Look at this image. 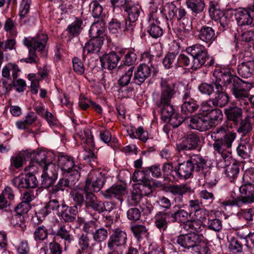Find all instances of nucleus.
Here are the masks:
<instances>
[{
	"instance_id": "38",
	"label": "nucleus",
	"mask_w": 254,
	"mask_h": 254,
	"mask_svg": "<svg viewBox=\"0 0 254 254\" xmlns=\"http://www.w3.org/2000/svg\"><path fill=\"white\" fill-rule=\"evenodd\" d=\"M82 20L76 18L74 21L67 26L66 31L68 37L73 38L80 34L82 30Z\"/></svg>"
},
{
	"instance_id": "25",
	"label": "nucleus",
	"mask_w": 254,
	"mask_h": 254,
	"mask_svg": "<svg viewBox=\"0 0 254 254\" xmlns=\"http://www.w3.org/2000/svg\"><path fill=\"white\" fill-rule=\"evenodd\" d=\"M224 114L227 120L232 122L234 125H238L242 119V109L235 105H231L225 108Z\"/></svg>"
},
{
	"instance_id": "8",
	"label": "nucleus",
	"mask_w": 254,
	"mask_h": 254,
	"mask_svg": "<svg viewBox=\"0 0 254 254\" xmlns=\"http://www.w3.org/2000/svg\"><path fill=\"white\" fill-rule=\"evenodd\" d=\"M58 166L61 169L63 175L74 177L76 179H79L80 176L79 171L81 168L75 164L74 160L72 157L67 155L59 156Z\"/></svg>"
},
{
	"instance_id": "61",
	"label": "nucleus",
	"mask_w": 254,
	"mask_h": 254,
	"mask_svg": "<svg viewBox=\"0 0 254 254\" xmlns=\"http://www.w3.org/2000/svg\"><path fill=\"white\" fill-rule=\"evenodd\" d=\"M207 226L210 230L215 232H219L222 227V222L218 218L208 219Z\"/></svg>"
},
{
	"instance_id": "23",
	"label": "nucleus",
	"mask_w": 254,
	"mask_h": 254,
	"mask_svg": "<svg viewBox=\"0 0 254 254\" xmlns=\"http://www.w3.org/2000/svg\"><path fill=\"white\" fill-rule=\"evenodd\" d=\"M105 179L99 174L95 176H92L91 178H88L85 182L84 187V191L93 190L95 192L99 191L103 187Z\"/></svg>"
},
{
	"instance_id": "16",
	"label": "nucleus",
	"mask_w": 254,
	"mask_h": 254,
	"mask_svg": "<svg viewBox=\"0 0 254 254\" xmlns=\"http://www.w3.org/2000/svg\"><path fill=\"white\" fill-rule=\"evenodd\" d=\"M63 177L60 179L57 184L51 187L49 190L50 194H56L59 191H68L70 189H72L76 182L79 179H76L74 177H67L63 175Z\"/></svg>"
},
{
	"instance_id": "14",
	"label": "nucleus",
	"mask_w": 254,
	"mask_h": 254,
	"mask_svg": "<svg viewBox=\"0 0 254 254\" xmlns=\"http://www.w3.org/2000/svg\"><path fill=\"white\" fill-rule=\"evenodd\" d=\"M200 142L199 136L194 133H190L185 135L180 143L176 144L178 151L187 152L189 151L195 150Z\"/></svg>"
},
{
	"instance_id": "22",
	"label": "nucleus",
	"mask_w": 254,
	"mask_h": 254,
	"mask_svg": "<svg viewBox=\"0 0 254 254\" xmlns=\"http://www.w3.org/2000/svg\"><path fill=\"white\" fill-rule=\"evenodd\" d=\"M199 235L195 233L181 234L177 237L176 243L184 249L192 251Z\"/></svg>"
},
{
	"instance_id": "11",
	"label": "nucleus",
	"mask_w": 254,
	"mask_h": 254,
	"mask_svg": "<svg viewBox=\"0 0 254 254\" xmlns=\"http://www.w3.org/2000/svg\"><path fill=\"white\" fill-rule=\"evenodd\" d=\"M190 127L192 129L200 131H206L212 127L209 116L202 114H198L190 117Z\"/></svg>"
},
{
	"instance_id": "35",
	"label": "nucleus",
	"mask_w": 254,
	"mask_h": 254,
	"mask_svg": "<svg viewBox=\"0 0 254 254\" xmlns=\"http://www.w3.org/2000/svg\"><path fill=\"white\" fill-rule=\"evenodd\" d=\"M30 155L31 154L29 152V150H26L12 156L10 158L11 166L16 169L22 167L24 161L29 159Z\"/></svg>"
},
{
	"instance_id": "3",
	"label": "nucleus",
	"mask_w": 254,
	"mask_h": 254,
	"mask_svg": "<svg viewBox=\"0 0 254 254\" xmlns=\"http://www.w3.org/2000/svg\"><path fill=\"white\" fill-rule=\"evenodd\" d=\"M242 195L237 196L232 192L230 197L221 202L223 206H237L240 207L244 204L254 202V183L247 181L239 188Z\"/></svg>"
},
{
	"instance_id": "59",
	"label": "nucleus",
	"mask_w": 254,
	"mask_h": 254,
	"mask_svg": "<svg viewBox=\"0 0 254 254\" xmlns=\"http://www.w3.org/2000/svg\"><path fill=\"white\" fill-rule=\"evenodd\" d=\"M42 168L43 172V174L58 178L57 167L51 162Z\"/></svg>"
},
{
	"instance_id": "43",
	"label": "nucleus",
	"mask_w": 254,
	"mask_h": 254,
	"mask_svg": "<svg viewBox=\"0 0 254 254\" xmlns=\"http://www.w3.org/2000/svg\"><path fill=\"white\" fill-rule=\"evenodd\" d=\"M221 85L217 81L209 83H201L198 87L199 92L205 95L210 96L214 92V88L216 89V86Z\"/></svg>"
},
{
	"instance_id": "40",
	"label": "nucleus",
	"mask_w": 254,
	"mask_h": 254,
	"mask_svg": "<svg viewBox=\"0 0 254 254\" xmlns=\"http://www.w3.org/2000/svg\"><path fill=\"white\" fill-rule=\"evenodd\" d=\"M239 125L237 129V132L241 134L242 136L249 135L252 130V125L249 117H246L244 119H241L239 122Z\"/></svg>"
},
{
	"instance_id": "41",
	"label": "nucleus",
	"mask_w": 254,
	"mask_h": 254,
	"mask_svg": "<svg viewBox=\"0 0 254 254\" xmlns=\"http://www.w3.org/2000/svg\"><path fill=\"white\" fill-rule=\"evenodd\" d=\"M202 235H199L196 244L194 245L192 251L197 254H208L210 253V250L208 244L203 240Z\"/></svg>"
},
{
	"instance_id": "49",
	"label": "nucleus",
	"mask_w": 254,
	"mask_h": 254,
	"mask_svg": "<svg viewBox=\"0 0 254 254\" xmlns=\"http://www.w3.org/2000/svg\"><path fill=\"white\" fill-rule=\"evenodd\" d=\"M131 230L138 241L146 237L149 234L148 229L143 225H134L131 227Z\"/></svg>"
},
{
	"instance_id": "36",
	"label": "nucleus",
	"mask_w": 254,
	"mask_h": 254,
	"mask_svg": "<svg viewBox=\"0 0 254 254\" xmlns=\"http://www.w3.org/2000/svg\"><path fill=\"white\" fill-rule=\"evenodd\" d=\"M155 225L160 231L164 232L168 226L167 213L166 211H159L155 216Z\"/></svg>"
},
{
	"instance_id": "45",
	"label": "nucleus",
	"mask_w": 254,
	"mask_h": 254,
	"mask_svg": "<svg viewBox=\"0 0 254 254\" xmlns=\"http://www.w3.org/2000/svg\"><path fill=\"white\" fill-rule=\"evenodd\" d=\"M178 8L175 5L174 2L167 3L164 7V10L167 12L168 17L167 15L165 16V18L167 21L168 28L170 29L169 22H172V19L175 18L177 15Z\"/></svg>"
},
{
	"instance_id": "5",
	"label": "nucleus",
	"mask_w": 254,
	"mask_h": 254,
	"mask_svg": "<svg viewBox=\"0 0 254 254\" xmlns=\"http://www.w3.org/2000/svg\"><path fill=\"white\" fill-rule=\"evenodd\" d=\"M98 23L92 25L89 30L93 38H91L85 45L83 49V56L84 58L86 52L87 54L98 53L103 44L106 36L105 29L103 27H98Z\"/></svg>"
},
{
	"instance_id": "33",
	"label": "nucleus",
	"mask_w": 254,
	"mask_h": 254,
	"mask_svg": "<svg viewBox=\"0 0 254 254\" xmlns=\"http://www.w3.org/2000/svg\"><path fill=\"white\" fill-rule=\"evenodd\" d=\"M215 37L214 30L209 26H203L198 31V39L206 44L211 43Z\"/></svg>"
},
{
	"instance_id": "50",
	"label": "nucleus",
	"mask_w": 254,
	"mask_h": 254,
	"mask_svg": "<svg viewBox=\"0 0 254 254\" xmlns=\"http://www.w3.org/2000/svg\"><path fill=\"white\" fill-rule=\"evenodd\" d=\"M193 57L189 54V56L184 54H180L178 58L179 66L190 67L192 69L195 70L193 66Z\"/></svg>"
},
{
	"instance_id": "4",
	"label": "nucleus",
	"mask_w": 254,
	"mask_h": 254,
	"mask_svg": "<svg viewBox=\"0 0 254 254\" xmlns=\"http://www.w3.org/2000/svg\"><path fill=\"white\" fill-rule=\"evenodd\" d=\"M48 39L47 35L44 33L38 34L33 38H25L23 40V43L25 46L30 48L29 57L22 59L21 61L26 63L36 64L39 58L36 54V51L41 52L44 55H46L47 52L46 45Z\"/></svg>"
},
{
	"instance_id": "21",
	"label": "nucleus",
	"mask_w": 254,
	"mask_h": 254,
	"mask_svg": "<svg viewBox=\"0 0 254 254\" xmlns=\"http://www.w3.org/2000/svg\"><path fill=\"white\" fill-rule=\"evenodd\" d=\"M61 207V203H60L57 199H51L43 208L36 213V217L37 220H40V221L42 222L43 221L42 218H45L52 211L56 212L58 215Z\"/></svg>"
},
{
	"instance_id": "27",
	"label": "nucleus",
	"mask_w": 254,
	"mask_h": 254,
	"mask_svg": "<svg viewBox=\"0 0 254 254\" xmlns=\"http://www.w3.org/2000/svg\"><path fill=\"white\" fill-rule=\"evenodd\" d=\"M85 204L86 209L95 211L99 213L102 208V201L99 200L92 192L87 191L85 192Z\"/></svg>"
},
{
	"instance_id": "28",
	"label": "nucleus",
	"mask_w": 254,
	"mask_h": 254,
	"mask_svg": "<svg viewBox=\"0 0 254 254\" xmlns=\"http://www.w3.org/2000/svg\"><path fill=\"white\" fill-rule=\"evenodd\" d=\"M191 164L188 159L183 163H179L177 168V181L179 179H188L192 177L194 171Z\"/></svg>"
},
{
	"instance_id": "62",
	"label": "nucleus",
	"mask_w": 254,
	"mask_h": 254,
	"mask_svg": "<svg viewBox=\"0 0 254 254\" xmlns=\"http://www.w3.org/2000/svg\"><path fill=\"white\" fill-rule=\"evenodd\" d=\"M85 191L83 192L80 191L75 192L73 194V200L74 205L77 208L78 206L81 207L85 204V197H84Z\"/></svg>"
},
{
	"instance_id": "54",
	"label": "nucleus",
	"mask_w": 254,
	"mask_h": 254,
	"mask_svg": "<svg viewBox=\"0 0 254 254\" xmlns=\"http://www.w3.org/2000/svg\"><path fill=\"white\" fill-rule=\"evenodd\" d=\"M134 69L133 66L130 67L126 73L120 78L118 80V84L120 86L124 87L130 83Z\"/></svg>"
},
{
	"instance_id": "53",
	"label": "nucleus",
	"mask_w": 254,
	"mask_h": 254,
	"mask_svg": "<svg viewBox=\"0 0 254 254\" xmlns=\"http://www.w3.org/2000/svg\"><path fill=\"white\" fill-rule=\"evenodd\" d=\"M92 9V14L95 18H101L104 16L103 13V8L97 0H93L90 4Z\"/></svg>"
},
{
	"instance_id": "34",
	"label": "nucleus",
	"mask_w": 254,
	"mask_h": 254,
	"mask_svg": "<svg viewBox=\"0 0 254 254\" xmlns=\"http://www.w3.org/2000/svg\"><path fill=\"white\" fill-rule=\"evenodd\" d=\"M56 235L64 240L65 249L74 242V237L71 234V230H67L64 225H62L57 230Z\"/></svg>"
},
{
	"instance_id": "44",
	"label": "nucleus",
	"mask_w": 254,
	"mask_h": 254,
	"mask_svg": "<svg viewBox=\"0 0 254 254\" xmlns=\"http://www.w3.org/2000/svg\"><path fill=\"white\" fill-rule=\"evenodd\" d=\"M133 188L143 196L148 195L152 191L150 180L137 183L134 185Z\"/></svg>"
},
{
	"instance_id": "39",
	"label": "nucleus",
	"mask_w": 254,
	"mask_h": 254,
	"mask_svg": "<svg viewBox=\"0 0 254 254\" xmlns=\"http://www.w3.org/2000/svg\"><path fill=\"white\" fill-rule=\"evenodd\" d=\"M162 173L164 179L172 177L173 179L177 181V167L174 168L172 162L164 163L162 167Z\"/></svg>"
},
{
	"instance_id": "58",
	"label": "nucleus",
	"mask_w": 254,
	"mask_h": 254,
	"mask_svg": "<svg viewBox=\"0 0 254 254\" xmlns=\"http://www.w3.org/2000/svg\"><path fill=\"white\" fill-rule=\"evenodd\" d=\"M236 76L232 74L230 71L224 70L221 72L220 80L224 86L230 87L233 82L234 78Z\"/></svg>"
},
{
	"instance_id": "17",
	"label": "nucleus",
	"mask_w": 254,
	"mask_h": 254,
	"mask_svg": "<svg viewBox=\"0 0 254 254\" xmlns=\"http://www.w3.org/2000/svg\"><path fill=\"white\" fill-rule=\"evenodd\" d=\"M95 222L91 221L84 224L83 230L86 233H82L79 234L78 236V245L79 249L77 251L79 254H82L88 249L90 242V237L88 233H90L91 230L90 228L95 226Z\"/></svg>"
},
{
	"instance_id": "52",
	"label": "nucleus",
	"mask_w": 254,
	"mask_h": 254,
	"mask_svg": "<svg viewBox=\"0 0 254 254\" xmlns=\"http://www.w3.org/2000/svg\"><path fill=\"white\" fill-rule=\"evenodd\" d=\"M11 223L17 229L24 231L26 229L25 221L24 216L21 214H16L12 216Z\"/></svg>"
},
{
	"instance_id": "47",
	"label": "nucleus",
	"mask_w": 254,
	"mask_h": 254,
	"mask_svg": "<svg viewBox=\"0 0 254 254\" xmlns=\"http://www.w3.org/2000/svg\"><path fill=\"white\" fill-rule=\"evenodd\" d=\"M198 107L197 101L195 100L184 102L181 106V112L185 115L188 116L195 112Z\"/></svg>"
},
{
	"instance_id": "60",
	"label": "nucleus",
	"mask_w": 254,
	"mask_h": 254,
	"mask_svg": "<svg viewBox=\"0 0 254 254\" xmlns=\"http://www.w3.org/2000/svg\"><path fill=\"white\" fill-rule=\"evenodd\" d=\"M187 119V117H183L179 114L175 113L169 119V122L173 128H177L180 126Z\"/></svg>"
},
{
	"instance_id": "51",
	"label": "nucleus",
	"mask_w": 254,
	"mask_h": 254,
	"mask_svg": "<svg viewBox=\"0 0 254 254\" xmlns=\"http://www.w3.org/2000/svg\"><path fill=\"white\" fill-rule=\"evenodd\" d=\"M252 150V146L248 143H241L237 148L238 154L244 159L250 157Z\"/></svg>"
},
{
	"instance_id": "10",
	"label": "nucleus",
	"mask_w": 254,
	"mask_h": 254,
	"mask_svg": "<svg viewBox=\"0 0 254 254\" xmlns=\"http://www.w3.org/2000/svg\"><path fill=\"white\" fill-rule=\"evenodd\" d=\"M248 84V82L236 76L234 78L233 82L229 87L234 96L236 98L242 100L245 105L248 104V102L245 100V98L249 96L247 91Z\"/></svg>"
},
{
	"instance_id": "18",
	"label": "nucleus",
	"mask_w": 254,
	"mask_h": 254,
	"mask_svg": "<svg viewBox=\"0 0 254 254\" xmlns=\"http://www.w3.org/2000/svg\"><path fill=\"white\" fill-rule=\"evenodd\" d=\"M127 193V188L125 185H114L110 188L102 190L101 193L106 199L116 198L121 202L123 201V197Z\"/></svg>"
},
{
	"instance_id": "64",
	"label": "nucleus",
	"mask_w": 254,
	"mask_h": 254,
	"mask_svg": "<svg viewBox=\"0 0 254 254\" xmlns=\"http://www.w3.org/2000/svg\"><path fill=\"white\" fill-rule=\"evenodd\" d=\"M34 239L37 240L43 241L47 238L48 236L47 230L44 226H40L35 229L34 233Z\"/></svg>"
},
{
	"instance_id": "24",
	"label": "nucleus",
	"mask_w": 254,
	"mask_h": 254,
	"mask_svg": "<svg viewBox=\"0 0 254 254\" xmlns=\"http://www.w3.org/2000/svg\"><path fill=\"white\" fill-rule=\"evenodd\" d=\"M120 60L121 57L114 52L103 55L100 57L102 67L108 70H112L116 68Z\"/></svg>"
},
{
	"instance_id": "12",
	"label": "nucleus",
	"mask_w": 254,
	"mask_h": 254,
	"mask_svg": "<svg viewBox=\"0 0 254 254\" xmlns=\"http://www.w3.org/2000/svg\"><path fill=\"white\" fill-rule=\"evenodd\" d=\"M237 70L239 75L245 78L254 74V59L251 53H245L244 61L238 65Z\"/></svg>"
},
{
	"instance_id": "29",
	"label": "nucleus",
	"mask_w": 254,
	"mask_h": 254,
	"mask_svg": "<svg viewBox=\"0 0 254 254\" xmlns=\"http://www.w3.org/2000/svg\"><path fill=\"white\" fill-rule=\"evenodd\" d=\"M160 22L158 19L152 17V19H149L148 26L146 27V31L149 35L153 38L157 39L161 37L163 33L162 28L158 25Z\"/></svg>"
},
{
	"instance_id": "55",
	"label": "nucleus",
	"mask_w": 254,
	"mask_h": 254,
	"mask_svg": "<svg viewBox=\"0 0 254 254\" xmlns=\"http://www.w3.org/2000/svg\"><path fill=\"white\" fill-rule=\"evenodd\" d=\"M92 234L94 240L98 243L104 241L108 237V231L103 227L97 229Z\"/></svg>"
},
{
	"instance_id": "9",
	"label": "nucleus",
	"mask_w": 254,
	"mask_h": 254,
	"mask_svg": "<svg viewBox=\"0 0 254 254\" xmlns=\"http://www.w3.org/2000/svg\"><path fill=\"white\" fill-rule=\"evenodd\" d=\"M235 19L239 26H254V4L247 8H240L234 14Z\"/></svg>"
},
{
	"instance_id": "63",
	"label": "nucleus",
	"mask_w": 254,
	"mask_h": 254,
	"mask_svg": "<svg viewBox=\"0 0 254 254\" xmlns=\"http://www.w3.org/2000/svg\"><path fill=\"white\" fill-rule=\"evenodd\" d=\"M199 196L201 200L204 201L207 205L212 203L215 198L213 193L206 190H201L199 192Z\"/></svg>"
},
{
	"instance_id": "57",
	"label": "nucleus",
	"mask_w": 254,
	"mask_h": 254,
	"mask_svg": "<svg viewBox=\"0 0 254 254\" xmlns=\"http://www.w3.org/2000/svg\"><path fill=\"white\" fill-rule=\"evenodd\" d=\"M239 170V165L238 164L234 163L226 167L225 174L230 179L234 180L238 176Z\"/></svg>"
},
{
	"instance_id": "15",
	"label": "nucleus",
	"mask_w": 254,
	"mask_h": 254,
	"mask_svg": "<svg viewBox=\"0 0 254 254\" xmlns=\"http://www.w3.org/2000/svg\"><path fill=\"white\" fill-rule=\"evenodd\" d=\"M127 241V235L125 231L119 228L113 230L107 241L108 249L119 248L126 245Z\"/></svg>"
},
{
	"instance_id": "32",
	"label": "nucleus",
	"mask_w": 254,
	"mask_h": 254,
	"mask_svg": "<svg viewBox=\"0 0 254 254\" xmlns=\"http://www.w3.org/2000/svg\"><path fill=\"white\" fill-rule=\"evenodd\" d=\"M124 10L127 13L128 20L133 22L137 21L142 11L141 6L132 1L127 4Z\"/></svg>"
},
{
	"instance_id": "30",
	"label": "nucleus",
	"mask_w": 254,
	"mask_h": 254,
	"mask_svg": "<svg viewBox=\"0 0 254 254\" xmlns=\"http://www.w3.org/2000/svg\"><path fill=\"white\" fill-rule=\"evenodd\" d=\"M212 98L216 106L221 108L225 107L229 102V97L224 91L223 87L221 84L216 86V91L214 97Z\"/></svg>"
},
{
	"instance_id": "1",
	"label": "nucleus",
	"mask_w": 254,
	"mask_h": 254,
	"mask_svg": "<svg viewBox=\"0 0 254 254\" xmlns=\"http://www.w3.org/2000/svg\"><path fill=\"white\" fill-rule=\"evenodd\" d=\"M160 94H153V101L158 112L164 121L169 119L175 114L171 105V100L176 94L175 84H170L168 80L162 78L160 82Z\"/></svg>"
},
{
	"instance_id": "46",
	"label": "nucleus",
	"mask_w": 254,
	"mask_h": 254,
	"mask_svg": "<svg viewBox=\"0 0 254 254\" xmlns=\"http://www.w3.org/2000/svg\"><path fill=\"white\" fill-rule=\"evenodd\" d=\"M177 54L175 53H168L163 60V64L166 69L172 67H177L178 65V58H176Z\"/></svg>"
},
{
	"instance_id": "26",
	"label": "nucleus",
	"mask_w": 254,
	"mask_h": 254,
	"mask_svg": "<svg viewBox=\"0 0 254 254\" xmlns=\"http://www.w3.org/2000/svg\"><path fill=\"white\" fill-rule=\"evenodd\" d=\"M176 206L174 207V209L166 211L168 219L171 223H184L188 218L189 213L184 209L178 207V209L175 208Z\"/></svg>"
},
{
	"instance_id": "6",
	"label": "nucleus",
	"mask_w": 254,
	"mask_h": 254,
	"mask_svg": "<svg viewBox=\"0 0 254 254\" xmlns=\"http://www.w3.org/2000/svg\"><path fill=\"white\" fill-rule=\"evenodd\" d=\"M186 52L193 57V66L195 69L202 66L209 67L214 64L213 58L209 55L205 47L200 44L187 48Z\"/></svg>"
},
{
	"instance_id": "31",
	"label": "nucleus",
	"mask_w": 254,
	"mask_h": 254,
	"mask_svg": "<svg viewBox=\"0 0 254 254\" xmlns=\"http://www.w3.org/2000/svg\"><path fill=\"white\" fill-rule=\"evenodd\" d=\"M29 152L31 154L30 158L32 161L42 167L51 162L48 157V153L44 150L34 151L33 152L29 150Z\"/></svg>"
},
{
	"instance_id": "20",
	"label": "nucleus",
	"mask_w": 254,
	"mask_h": 254,
	"mask_svg": "<svg viewBox=\"0 0 254 254\" xmlns=\"http://www.w3.org/2000/svg\"><path fill=\"white\" fill-rule=\"evenodd\" d=\"M152 71V68L148 65L145 64H140L134 71L133 82L136 85H141L150 77Z\"/></svg>"
},
{
	"instance_id": "19",
	"label": "nucleus",
	"mask_w": 254,
	"mask_h": 254,
	"mask_svg": "<svg viewBox=\"0 0 254 254\" xmlns=\"http://www.w3.org/2000/svg\"><path fill=\"white\" fill-rule=\"evenodd\" d=\"M78 208L75 206H69L64 201L61 202V207L58 216L64 223H72L75 221Z\"/></svg>"
},
{
	"instance_id": "56",
	"label": "nucleus",
	"mask_w": 254,
	"mask_h": 254,
	"mask_svg": "<svg viewBox=\"0 0 254 254\" xmlns=\"http://www.w3.org/2000/svg\"><path fill=\"white\" fill-rule=\"evenodd\" d=\"M147 171L146 168H143L141 171H135L132 176V181L134 182L141 183L150 180L147 178Z\"/></svg>"
},
{
	"instance_id": "13",
	"label": "nucleus",
	"mask_w": 254,
	"mask_h": 254,
	"mask_svg": "<svg viewBox=\"0 0 254 254\" xmlns=\"http://www.w3.org/2000/svg\"><path fill=\"white\" fill-rule=\"evenodd\" d=\"M12 182L18 189H33L38 186V181L36 176L31 173L16 177L12 179Z\"/></svg>"
},
{
	"instance_id": "48",
	"label": "nucleus",
	"mask_w": 254,
	"mask_h": 254,
	"mask_svg": "<svg viewBox=\"0 0 254 254\" xmlns=\"http://www.w3.org/2000/svg\"><path fill=\"white\" fill-rule=\"evenodd\" d=\"M37 119V116L34 112L29 113L23 120L18 121L16 122V126L18 129H25L27 127L32 125Z\"/></svg>"
},
{
	"instance_id": "2",
	"label": "nucleus",
	"mask_w": 254,
	"mask_h": 254,
	"mask_svg": "<svg viewBox=\"0 0 254 254\" xmlns=\"http://www.w3.org/2000/svg\"><path fill=\"white\" fill-rule=\"evenodd\" d=\"M210 134L214 141L213 144L214 149L219 153L231 149L237 136L236 133L230 131V127L225 124L214 128Z\"/></svg>"
},
{
	"instance_id": "42",
	"label": "nucleus",
	"mask_w": 254,
	"mask_h": 254,
	"mask_svg": "<svg viewBox=\"0 0 254 254\" xmlns=\"http://www.w3.org/2000/svg\"><path fill=\"white\" fill-rule=\"evenodd\" d=\"M186 4L187 7L195 14L202 12L205 5L204 0H186Z\"/></svg>"
},
{
	"instance_id": "37",
	"label": "nucleus",
	"mask_w": 254,
	"mask_h": 254,
	"mask_svg": "<svg viewBox=\"0 0 254 254\" xmlns=\"http://www.w3.org/2000/svg\"><path fill=\"white\" fill-rule=\"evenodd\" d=\"M169 190L172 194L178 196L180 201H182L185 194L191 191V188L186 184L170 186Z\"/></svg>"
},
{
	"instance_id": "7",
	"label": "nucleus",
	"mask_w": 254,
	"mask_h": 254,
	"mask_svg": "<svg viewBox=\"0 0 254 254\" xmlns=\"http://www.w3.org/2000/svg\"><path fill=\"white\" fill-rule=\"evenodd\" d=\"M190 160L194 173L199 177V180H203L209 184H215L216 180H212L213 174H211L210 169L206 164V160L200 154H192L189 157Z\"/></svg>"
}]
</instances>
